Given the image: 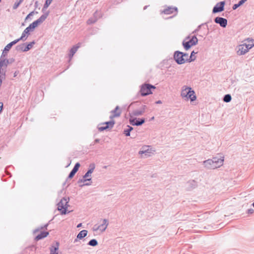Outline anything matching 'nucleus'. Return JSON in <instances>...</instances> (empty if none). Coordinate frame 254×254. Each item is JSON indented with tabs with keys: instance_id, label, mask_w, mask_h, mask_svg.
Returning a JSON list of instances; mask_svg holds the SVG:
<instances>
[{
	"instance_id": "nucleus-1",
	"label": "nucleus",
	"mask_w": 254,
	"mask_h": 254,
	"mask_svg": "<svg viewBox=\"0 0 254 254\" xmlns=\"http://www.w3.org/2000/svg\"><path fill=\"white\" fill-rule=\"evenodd\" d=\"M181 92V96L183 98H185V100H188L190 99L191 101H193L196 100V97L195 94V92L192 89L191 87L184 86L183 87Z\"/></svg>"
},
{
	"instance_id": "nucleus-2",
	"label": "nucleus",
	"mask_w": 254,
	"mask_h": 254,
	"mask_svg": "<svg viewBox=\"0 0 254 254\" xmlns=\"http://www.w3.org/2000/svg\"><path fill=\"white\" fill-rule=\"evenodd\" d=\"M156 88L154 85L150 83H144L140 86L139 93L141 96L144 97L152 94V90Z\"/></svg>"
},
{
	"instance_id": "nucleus-3",
	"label": "nucleus",
	"mask_w": 254,
	"mask_h": 254,
	"mask_svg": "<svg viewBox=\"0 0 254 254\" xmlns=\"http://www.w3.org/2000/svg\"><path fill=\"white\" fill-rule=\"evenodd\" d=\"M198 43V39L195 35H193L188 41L183 40L182 45L186 51H188L192 46Z\"/></svg>"
},
{
	"instance_id": "nucleus-4",
	"label": "nucleus",
	"mask_w": 254,
	"mask_h": 254,
	"mask_svg": "<svg viewBox=\"0 0 254 254\" xmlns=\"http://www.w3.org/2000/svg\"><path fill=\"white\" fill-rule=\"evenodd\" d=\"M173 58L176 63L178 64H182L187 63V59L182 57L181 52L176 51L174 53Z\"/></svg>"
},
{
	"instance_id": "nucleus-5",
	"label": "nucleus",
	"mask_w": 254,
	"mask_h": 254,
	"mask_svg": "<svg viewBox=\"0 0 254 254\" xmlns=\"http://www.w3.org/2000/svg\"><path fill=\"white\" fill-rule=\"evenodd\" d=\"M145 122V118H137L131 116L129 119V124L133 126H140Z\"/></svg>"
},
{
	"instance_id": "nucleus-6",
	"label": "nucleus",
	"mask_w": 254,
	"mask_h": 254,
	"mask_svg": "<svg viewBox=\"0 0 254 254\" xmlns=\"http://www.w3.org/2000/svg\"><path fill=\"white\" fill-rule=\"evenodd\" d=\"M33 31H34V30L32 28V27L30 25H29L23 31L21 37L19 38L16 39V40H17L18 42H19L20 40H22L23 41H25L26 40L28 36L30 35V32H32Z\"/></svg>"
},
{
	"instance_id": "nucleus-7",
	"label": "nucleus",
	"mask_w": 254,
	"mask_h": 254,
	"mask_svg": "<svg viewBox=\"0 0 254 254\" xmlns=\"http://www.w3.org/2000/svg\"><path fill=\"white\" fill-rule=\"evenodd\" d=\"M18 43L17 40L8 43L4 48L1 54L0 58H5L7 56V53L10 51L12 47Z\"/></svg>"
},
{
	"instance_id": "nucleus-8",
	"label": "nucleus",
	"mask_w": 254,
	"mask_h": 254,
	"mask_svg": "<svg viewBox=\"0 0 254 254\" xmlns=\"http://www.w3.org/2000/svg\"><path fill=\"white\" fill-rule=\"evenodd\" d=\"M225 5V1H221L217 3L216 4L213 8L212 13H216L224 11Z\"/></svg>"
},
{
	"instance_id": "nucleus-9",
	"label": "nucleus",
	"mask_w": 254,
	"mask_h": 254,
	"mask_svg": "<svg viewBox=\"0 0 254 254\" xmlns=\"http://www.w3.org/2000/svg\"><path fill=\"white\" fill-rule=\"evenodd\" d=\"M69 200V197H68L67 198L64 197V215L66 214H68L69 213L73 211L74 209V206L70 205L68 204V201Z\"/></svg>"
},
{
	"instance_id": "nucleus-10",
	"label": "nucleus",
	"mask_w": 254,
	"mask_h": 254,
	"mask_svg": "<svg viewBox=\"0 0 254 254\" xmlns=\"http://www.w3.org/2000/svg\"><path fill=\"white\" fill-rule=\"evenodd\" d=\"M214 21L223 28H225L227 25L228 21L226 18L221 17H216L214 19Z\"/></svg>"
},
{
	"instance_id": "nucleus-11",
	"label": "nucleus",
	"mask_w": 254,
	"mask_h": 254,
	"mask_svg": "<svg viewBox=\"0 0 254 254\" xmlns=\"http://www.w3.org/2000/svg\"><path fill=\"white\" fill-rule=\"evenodd\" d=\"M112 115L110 116V120H112L115 118L119 117L122 114V110L119 106H117L114 110L111 111Z\"/></svg>"
},
{
	"instance_id": "nucleus-12",
	"label": "nucleus",
	"mask_w": 254,
	"mask_h": 254,
	"mask_svg": "<svg viewBox=\"0 0 254 254\" xmlns=\"http://www.w3.org/2000/svg\"><path fill=\"white\" fill-rule=\"evenodd\" d=\"M174 12H175L174 15H176L178 12V9L177 7L168 6L167 8H165L162 11V13H163L165 14H170L173 13Z\"/></svg>"
},
{
	"instance_id": "nucleus-13",
	"label": "nucleus",
	"mask_w": 254,
	"mask_h": 254,
	"mask_svg": "<svg viewBox=\"0 0 254 254\" xmlns=\"http://www.w3.org/2000/svg\"><path fill=\"white\" fill-rule=\"evenodd\" d=\"M15 62V59L11 58L7 59L5 58H0V64L5 66V68H6L8 64H11Z\"/></svg>"
},
{
	"instance_id": "nucleus-14",
	"label": "nucleus",
	"mask_w": 254,
	"mask_h": 254,
	"mask_svg": "<svg viewBox=\"0 0 254 254\" xmlns=\"http://www.w3.org/2000/svg\"><path fill=\"white\" fill-rule=\"evenodd\" d=\"M80 166V163L79 162H77L75 164L73 168L70 171L69 174L68 176L67 180H68V179H71L72 178H73V177L74 176L75 174L78 171Z\"/></svg>"
},
{
	"instance_id": "nucleus-15",
	"label": "nucleus",
	"mask_w": 254,
	"mask_h": 254,
	"mask_svg": "<svg viewBox=\"0 0 254 254\" xmlns=\"http://www.w3.org/2000/svg\"><path fill=\"white\" fill-rule=\"evenodd\" d=\"M60 244L58 242H55L50 248V254H58Z\"/></svg>"
},
{
	"instance_id": "nucleus-16",
	"label": "nucleus",
	"mask_w": 254,
	"mask_h": 254,
	"mask_svg": "<svg viewBox=\"0 0 254 254\" xmlns=\"http://www.w3.org/2000/svg\"><path fill=\"white\" fill-rule=\"evenodd\" d=\"M49 234V232L43 231H40V233L37 235L34 238V240L36 242L42 240L46 237H47Z\"/></svg>"
},
{
	"instance_id": "nucleus-17",
	"label": "nucleus",
	"mask_w": 254,
	"mask_h": 254,
	"mask_svg": "<svg viewBox=\"0 0 254 254\" xmlns=\"http://www.w3.org/2000/svg\"><path fill=\"white\" fill-rule=\"evenodd\" d=\"M108 220L106 219H104L103 224L98 226L96 228L94 229V231H96L98 230H100L102 232L105 231L108 226Z\"/></svg>"
},
{
	"instance_id": "nucleus-18",
	"label": "nucleus",
	"mask_w": 254,
	"mask_h": 254,
	"mask_svg": "<svg viewBox=\"0 0 254 254\" xmlns=\"http://www.w3.org/2000/svg\"><path fill=\"white\" fill-rule=\"evenodd\" d=\"M212 159H208L203 161V165L205 167L209 169H214L216 168V166H214Z\"/></svg>"
},
{
	"instance_id": "nucleus-19",
	"label": "nucleus",
	"mask_w": 254,
	"mask_h": 254,
	"mask_svg": "<svg viewBox=\"0 0 254 254\" xmlns=\"http://www.w3.org/2000/svg\"><path fill=\"white\" fill-rule=\"evenodd\" d=\"M95 168V164L94 163H90L89 165V169L87 172L84 175V178H88L91 176V174L93 173Z\"/></svg>"
},
{
	"instance_id": "nucleus-20",
	"label": "nucleus",
	"mask_w": 254,
	"mask_h": 254,
	"mask_svg": "<svg viewBox=\"0 0 254 254\" xmlns=\"http://www.w3.org/2000/svg\"><path fill=\"white\" fill-rule=\"evenodd\" d=\"M79 48V46H78V45H76L73 46L70 49V50L69 51V54L68 55V58H69L68 63L70 62V61H71L72 58L73 57V55L76 53V52L77 51V49Z\"/></svg>"
},
{
	"instance_id": "nucleus-21",
	"label": "nucleus",
	"mask_w": 254,
	"mask_h": 254,
	"mask_svg": "<svg viewBox=\"0 0 254 254\" xmlns=\"http://www.w3.org/2000/svg\"><path fill=\"white\" fill-rule=\"evenodd\" d=\"M214 166H216V168L221 166L223 165L224 159L218 158L217 157H213L212 159Z\"/></svg>"
},
{
	"instance_id": "nucleus-22",
	"label": "nucleus",
	"mask_w": 254,
	"mask_h": 254,
	"mask_svg": "<svg viewBox=\"0 0 254 254\" xmlns=\"http://www.w3.org/2000/svg\"><path fill=\"white\" fill-rule=\"evenodd\" d=\"M248 42V44L245 43L244 45L245 46V48L248 49L249 51L250 49H252L253 47H254V39L248 38L246 40Z\"/></svg>"
},
{
	"instance_id": "nucleus-23",
	"label": "nucleus",
	"mask_w": 254,
	"mask_h": 254,
	"mask_svg": "<svg viewBox=\"0 0 254 254\" xmlns=\"http://www.w3.org/2000/svg\"><path fill=\"white\" fill-rule=\"evenodd\" d=\"M188 190H190L197 186V183L194 180H190L187 182Z\"/></svg>"
},
{
	"instance_id": "nucleus-24",
	"label": "nucleus",
	"mask_w": 254,
	"mask_h": 254,
	"mask_svg": "<svg viewBox=\"0 0 254 254\" xmlns=\"http://www.w3.org/2000/svg\"><path fill=\"white\" fill-rule=\"evenodd\" d=\"M245 47V46L244 44H242L239 46V49L237 51V54L238 55H243L248 52V49H247Z\"/></svg>"
},
{
	"instance_id": "nucleus-25",
	"label": "nucleus",
	"mask_w": 254,
	"mask_h": 254,
	"mask_svg": "<svg viewBox=\"0 0 254 254\" xmlns=\"http://www.w3.org/2000/svg\"><path fill=\"white\" fill-rule=\"evenodd\" d=\"M144 113V111L140 109V110H133L131 113H129V116L131 117V116H139L142 115Z\"/></svg>"
},
{
	"instance_id": "nucleus-26",
	"label": "nucleus",
	"mask_w": 254,
	"mask_h": 254,
	"mask_svg": "<svg viewBox=\"0 0 254 254\" xmlns=\"http://www.w3.org/2000/svg\"><path fill=\"white\" fill-rule=\"evenodd\" d=\"M148 147L149 146H148ZM146 147H147V146H146ZM145 148V147H143V150L139 151L138 153L140 155L144 154L145 157L146 158L150 156L151 152L149 149H144Z\"/></svg>"
},
{
	"instance_id": "nucleus-27",
	"label": "nucleus",
	"mask_w": 254,
	"mask_h": 254,
	"mask_svg": "<svg viewBox=\"0 0 254 254\" xmlns=\"http://www.w3.org/2000/svg\"><path fill=\"white\" fill-rule=\"evenodd\" d=\"M64 197L62 198L60 202L57 204L58 205V210L60 212L61 214L64 215Z\"/></svg>"
},
{
	"instance_id": "nucleus-28",
	"label": "nucleus",
	"mask_w": 254,
	"mask_h": 254,
	"mask_svg": "<svg viewBox=\"0 0 254 254\" xmlns=\"http://www.w3.org/2000/svg\"><path fill=\"white\" fill-rule=\"evenodd\" d=\"M88 233V231L86 230H83L81 231L77 235V239L79 240H81L84 237H85Z\"/></svg>"
},
{
	"instance_id": "nucleus-29",
	"label": "nucleus",
	"mask_w": 254,
	"mask_h": 254,
	"mask_svg": "<svg viewBox=\"0 0 254 254\" xmlns=\"http://www.w3.org/2000/svg\"><path fill=\"white\" fill-rule=\"evenodd\" d=\"M102 125H105L106 126H108V128L110 129H111L114 125L115 124V121L112 119V120H111L110 121H108V122H105L104 123H103L101 124Z\"/></svg>"
},
{
	"instance_id": "nucleus-30",
	"label": "nucleus",
	"mask_w": 254,
	"mask_h": 254,
	"mask_svg": "<svg viewBox=\"0 0 254 254\" xmlns=\"http://www.w3.org/2000/svg\"><path fill=\"white\" fill-rule=\"evenodd\" d=\"M127 128L124 129L123 133L126 136H129L130 135V132L133 129V128L129 125H127Z\"/></svg>"
},
{
	"instance_id": "nucleus-31",
	"label": "nucleus",
	"mask_w": 254,
	"mask_h": 254,
	"mask_svg": "<svg viewBox=\"0 0 254 254\" xmlns=\"http://www.w3.org/2000/svg\"><path fill=\"white\" fill-rule=\"evenodd\" d=\"M26 44H25V46H24V50L26 52H27L28 51H29L33 46V45L35 44V41H33L31 42H29V43H26Z\"/></svg>"
},
{
	"instance_id": "nucleus-32",
	"label": "nucleus",
	"mask_w": 254,
	"mask_h": 254,
	"mask_svg": "<svg viewBox=\"0 0 254 254\" xmlns=\"http://www.w3.org/2000/svg\"><path fill=\"white\" fill-rule=\"evenodd\" d=\"M197 53V52H195L194 51H192L191 52L190 56L189 59H187V63H190L191 62H193L196 59V57L194 55Z\"/></svg>"
},
{
	"instance_id": "nucleus-33",
	"label": "nucleus",
	"mask_w": 254,
	"mask_h": 254,
	"mask_svg": "<svg viewBox=\"0 0 254 254\" xmlns=\"http://www.w3.org/2000/svg\"><path fill=\"white\" fill-rule=\"evenodd\" d=\"M247 0H240L237 3L234 4L232 8L233 10H236L239 7L242 6L246 1H247Z\"/></svg>"
},
{
	"instance_id": "nucleus-34",
	"label": "nucleus",
	"mask_w": 254,
	"mask_h": 254,
	"mask_svg": "<svg viewBox=\"0 0 254 254\" xmlns=\"http://www.w3.org/2000/svg\"><path fill=\"white\" fill-rule=\"evenodd\" d=\"M91 181V178H84V175L83 176L82 179H79V180L77 182V183L79 185H82V183L84 184L86 183L87 182Z\"/></svg>"
},
{
	"instance_id": "nucleus-35",
	"label": "nucleus",
	"mask_w": 254,
	"mask_h": 254,
	"mask_svg": "<svg viewBox=\"0 0 254 254\" xmlns=\"http://www.w3.org/2000/svg\"><path fill=\"white\" fill-rule=\"evenodd\" d=\"M26 43H22L19 45H17L15 47V50L17 51H21L22 52H26L24 50V46Z\"/></svg>"
},
{
	"instance_id": "nucleus-36",
	"label": "nucleus",
	"mask_w": 254,
	"mask_h": 254,
	"mask_svg": "<svg viewBox=\"0 0 254 254\" xmlns=\"http://www.w3.org/2000/svg\"><path fill=\"white\" fill-rule=\"evenodd\" d=\"M98 244V241L95 239H91V240H90L88 242V243L87 244L88 245L92 246V247H95V246H97Z\"/></svg>"
},
{
	"instance_id": "nucleus-37",
	"label": "nucleus",
	"mask_w": 254,
	"mask_h": 254,
	"mask_svg": "<svg viewBox=\"0 0 254 254\" xmlns=\"http://www.w3.org/2000/svg\"><path fill=\"white\" fill-rule=\"evenodd\" d=\"M232 100L231 95L229 94H226L224 96L223 100L224 102L229 103Z\"/></svg>"
},
{
	"instance_id": "nucleus-38",
	"label": "nucleus",
	"mask_w": 254,
	"mask_h": 254,
	"mask_svg": "<svg viewBox=\"0 0 254 254\" xmlns=\"http://www.w3.org/2000/svg\"><path fill=\"white\" fill-rule=\"evenodd\" d=\"M50 12L47 11L44 14L42 15L39 19L42 21V22H44L45 19L47 18Z\"/></svg>"
},
{
	"instance_id": "nucleus-39",
	"label": "nucleus",
	"mask_w": 254,
	"mask_h": 254,
	"mask_svg": "<svg viewBox=\"0 0 254 254\" xmlns=\"http://www.w3.org/2000/svg\"><path fill=\"white\" fill-rule=\"evenodd\" d=\"M97 21V18L95 17H91L89 19H88L87 21V24H92L95 23Z\"/></svg>"
},
{
	"instance_id": "nucleus-40",
	"label": "nucleus",
	"mask_w": 254,
	"mask_h": 254,
	"mask_svg": "<svg viewBox=\"0 0 254 254\" xmlns=\"http://www.w3.org/2000/svg\"><path fill=\"white\" fill-rule=\"evenodd\" d=\"M208 22H205V23H202V24H200V25H199V26L197 27V28L192 32V33H196V32H197L199 30V29H200V27H201V26H204V25H206V27H207V28L208 29V25H207V24L208 23Z\"/></svg>"
},
{
	"instance_id": "nucleus-41",
	"label": "nucleus",
	"mask_w": 254,
	"mask_h": 254,
	"mask_svg": "<svg viewBox=\"0 0 254 254\" xmlns=\"http://www.w3.org/2000/svg\"><path fill=\"white\" fill-rule=\"evenodd\" d=\"M35 13H38L37 11H35V10L31 11L25 17L24 19V22H26L27 20L30 17V16H33Z\"/></svg>"
},
{
	"instance_id": "nucleus-42",
	"label": "nucleus",
	"mask_w": 254,
	"mask_h": 254,
	"mask_svg": "<svg viewBox=\"0 0 254 254\" xmlns=\"http://www.w3.org/2000/svg\"><path fill=\"white\" fill-rule=\"evenodd\" d=\"M99 125H98L97 128L99 130V131H103L104 130H108V129H110L109 128H108V126H102V127H99Z\"/></svg>"
},
{
	"instance_id": "nucleus-43",
	"label": "nucleus",
	"mask_w": 254,
	"mask_h": 254,
	"mask_svg": "<svg viewBox=\"0 0 254 254\" xmlns=\"http://www.w3.org/2000/svg\"><path fill=\"white\" fill-rule=\"evenodd\" d=\"M34 30L39 25V23H37L36 21H34L32 23L30 24L29 25Z\"/></svg>"
},
{
	"instance_id": "nucleus-44",
	"label": "nucleus",
	"mask_w": 254,
	"mask_h": 254,
	"mask_svg": "<svg viewBox=\"0 0 254 254\" xmlns=\"http://www.w3.org/2000/svg\"><path fill=\"white\" fill-rule=\"evenodd\" d=\"M21 0H18L15 2L14 4L13 5V9H17L19 5L22 3V2L20 1Z\"/></svg>"
},
{
	"instance_id": "nucleus-45",
	"label": "nucleus",
	"mask_w": 254,
	"mask_h": 254,
	"mask_svg": "<svg viewBox=\"0 0 254 254\" xmlns=\"http://www.w3.org/2000/svg\"><path fill=\"white\" fill-rule=\"evenodd\" d=\"M91 183H92V181H89V182H87L86 183H84V184H82V185H79V187H82L83 186H90L91 185Z\"/></svg>"
},
{
	"instance_id": "nucleus-46",
	"label": "nucleus",
	"mask_w": 254,
	"mask_h": 254,
	"mask_svg": "<svg viewBox=\"0 0 254 254\" xmlns=\"http://www.w3.org/2000/svg\"><path fill=\"white\" fill-rule=\"evenodd\" d=\"M94 18L97 17V19L100 17V13L98 11H96L93 14Z\"/></svg>"
},
{
	"instance_id": "nucleus-47",
	"label": "nucleus",
	"mask_w": 254,
	"mask_h": 254,
	"mask_svg": "<svg viewBox=\"0 0 254 254\" xmlns=\"http://www.w3.org/2000/svg\"><path fill=\"white\" fill-rule=\"evenodd\" d=\"M49 6V5L46 4V3H44L43 7L42 9V11L43 12H44L48 8V7Z\"/></svg>"
},
{
	"instance_id": "nucleus-48",
	"label": "nucleus",
	"mask_w": 254,
	"mask_h": 254,
	"mask_svg": "<svg viewBox=\"0 0 254 254\" xmlns=\"http://www.w3.org/2000/svg\"><path fill=\"white\" fill-rule=\"evenodd\" d=\"M181 53H182V57L184 58H185V59H189L188 58V56H189V55L188 53H184V52H181Z\"/></svg>"
},
{
	"instance_id": "nucleus-49",
	"label": "nucleus",
	"mask_w": 254,
	"mask_h": 254,
	"mask_svg": "<svg viewBox=\"0 0 254 254\" xmlns=\"http://www.w3.org/2000/svg\"><path fill=\"white\" fill-rule=\"evenodd\" d=\"M27 249H29V250H30L31 251H33V249H34V251H35L36 249V247H35V245H32L31 246H29V247H27Z\"/></svg>"
},
{
	"instance_id": "nucleus-50",
	"label": "nucleus",
	"mask_w": 254,
	"mask_h": 254,
	"mask_svg": "<svg viewBox=\"0 0 254 254\" xmlns=\"http://www.w3.org/2000/svg\"><path fill=\"white\" fill-rule=\"evenodd\" d=\"M3 104L2 102H0V114L2 113L3 111Z\"/></svg>"
},
{
	"instance_id": "nucleus-51",
	"label": "nucleus",
	"mask_w": 254,
	"mask_h": 254,
	"mask_svg": "<svg viewBox=\"0 0 254 254\" xmlns=\"http://www.w3.org/2000/svg\"><path fill=\"white\" fill-rule=\"evenodd\" d=\"M254 212V210L253 208H250L248 209L247 213L248 214H252Z\"/></svg>"
},
{
	"instance_id": "nucleus-52",
	"label": "nucleus",
	"mask_w": 254,
	"mask_h": 254,
	"mask_svg": "<svg viewBox=\"0 0 254 254\" xmlns=\"http://www.w3.org/2000/svg\"><path fill=\"white\" fill-rule=\"evenodd\" d=\"M42 229H40V227H38L36 229H35L34 231H33V234H35L36 233H37L38 232L40 231V230H41Z\"/></svg>"
},
{
	"instance_id": "nucleus-53",
	"label": "nucleus",
	"mask_w": 254,
	"mask_h": 254,
	"mask_svg": "<svg viewBox=\"0 0 254 254\" xmlns=\"http://www.w3.org/2000/svg\"><path fill=\"white\" fill-rule=\"evenodd\" d=\"M53 0H46L45 3L46 4L50 5Z\"/></svg>"
},
{
	"instance_id": "nucleus-54",
	"label": "nucleus",
	"mask_w": 254,
	"mask_h": 254,
	"mask_svg": "<svg viewBox=\"0 0 254 254\" xmlns=\"http://www.w3.org/2000/svg\"><path fill=\"white\" fill-rule=\"evenodd\" d=\"M147 108V106L146 105H143L140 108L141 110L144 111V112L145 111V109Z\"/></svg>"
},
{
	"instance_id": "nucleus-55",
	"label": "nucleus",
	"mask_w": 254,
	"mask_h": 254,
	"mask_svg": "<svg viewBox=\"0 0 254 254\" xmlns=\"http://www.w3.org/2000/svg\"><path fill=\"white\" fill-rule=\"evenodd\" d=\"M48 226V224H45L43 226H41L40 229H41L42 230H43L44 229H47Z\"/></svg>"
},
{
	"instance_id": "nucleus-56",
	"label": "nucleus",
	"mask_w": 254,
	"mask_h": 254,
	"mask_svg": "<svg viewBox=\"0 0 254 254\" xmlns=\"http://www.w3.org/2000/svg\"><path fill=\"white\" fill-rule=\"evenodd\" d=\"M190 39H191V38H190V35H189V36H187V37L185 38V39H184V40L188 41V40H190Z\"/></svg>"
},
{
	"instance_id": "nucleus-57",
	"label": "nucleus",
	"mask_w": 254,
	"mask_h": 254,
	"mask_svg": "<svg viewBox=\"0 0 254 254\" xmlns=\"http://www.w3.org/2000/svg\"><path fill=\"white\" fill-rule=\"evenodd\" d=\"M19 71L18 70H17V71H15V72L14 73V75H13V77H16L17 74L19 73Z\"/></svg>"
},
{
	"instance_id": "nucleus-58",
	"label": "nucleus",
	"mask_w": 254,
	"mask_h": 254,
	"mask_svg": "<svg viewBox=\"0 0 254 254\" xmlns=\"http://www.w3.org/2000/svg\"><path fill=\"white\" fill-rule=\"evenodd\" d=\"M35 21L37 22V23H39V25L42 23V21L39 18Z\"/></svg>"
},
{
	"instance_id": "nucleus-59",
	"label": "nucleus",
	"mask_w": 254,
	"mask_h": 254,
	"mask_svg": "<svg viewBox=\"0 0 254 254\" xmlns=\"http://www.w3.org/2000/svg\"><path fill=\"white\" fill-rule=\"evenodd\" d=\"M100 139H98V138L95 139L94 140V143H99L100 142Z\"/></svg>"
},
{
	"instance_id": "nucleus-60",
	"label": "nucleus",
	"mask_w": 254,
	"mask_h": 254,
	"mask_svg": "<svg viewBox=\"0 0 254 254\" xmlns=\"http://www.w3.org/2000/svg\"><path fill=\"white\" fill-rule=\"evenodd\" d=\"M161 103H162V101L161 100L157 101L155 102V104H161Z\"/></svg>"
},
{
	"instance_id": "nucleus-61",
	"label": "nucleus",
	"mask_w": 254,
	"mask_h": 254,
	"mask_svg": "<svg viewBox=\"0 0 254 254\" xmlns=\"http://www.w3.org/2000/svg\"><path fill=\"white\" fill-rule=\"evenodd\" d=\"M38 1H36L35 2V8H37L38 7Z\"/></svg>"
},
{
	"instance_id": "nucleus-62",
	"label": "nucleus",
	"mask_w": 254,
	"mask_h": 254,
	"mask_svg": "<svg viewBox=\"0 0 254 254\" xmlns=\"http://www.w3.org/2000/svg\"><path fill=\"white\" fill-rule=\"evenodd\" d=\"M124 0H116L117 3H120V2H122Z\"/></svg>"
},
{
	"instance_id": "nucleus-63",
	"label": "nucleus",
	"mask_w": 254,
	"mask_h": 254,
	"mask_svg": "<svg viewBox=\"0 0 254 254\" xmlns=\"http://www.w3.org/2000/svg\"><path fill=\"white\" fill-rule=\"evenodd\" d=\"M78 240H79L78 239H77V236L76 237V238L74 239V241H73V243H75L76 242H78Z\"/></svg>"
},
{
	"instance_id": "nucleus-64",
	"label": "nucleus",
	"mask_w": 254,
	"mask_h": 254,
	"mask_svg": "<svg viewBox=\"0 0 254 254\" xmlns=\"http://www.w3.org/2000/svg\"><path fill=\"white\" fill-rule=\"evenodd\" d=\"M81 226H82V223H79L77 225V228H79V227H81Z\"/></svg>"
}]
</instances>
